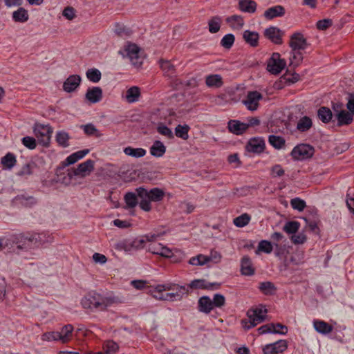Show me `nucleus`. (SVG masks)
Instances as JSON below:
<instances>
[{
    "mask_svg": "<svg viewBox=\"0 0 354 354\" xmlns=\"http://www.w3.org/2000/svg\"><path fill=\"white\" fill-rule=\"evenodd\" d=\"M136 191L138 196L140 198V201L139 203L140 207L145 212L151 210V201H160L165 196L164 191L158 187L147 190L142 187H140L137 188Z\"/></svg>",
    "mask_w": 354,
    "mask_h": 354,
    "instance_id": "obj_1",
    "label": "nucleus"
},
{
    "mask_svg": "<svg viewBox=\"0 0 354 354\" xmlns=\"http://www.w3.org/2000/svg\"><path fill=\"white\" fill-rule=\"evenodd\" d=\"M109 297H106L96 292H90L84 296L81 301L82 307L91 310H104L112 304Z\"/></svg>",
    "mask_w": 354,
    "mask_h": 354,
    "instance_id": "obj_2",
    "label": "nucleus"
},
{
    "mask_svg": "<svg viewBox=\"0 0 354 354\" xmlns=\"http://www.w3.org/2000/svg\"><path fill=\"white\" fill-rule=\"evenodd\" d=\"M267 313V309L263 306L249 309L247 312L248 319L241 321L242 326L245 330H249L256 326L266 320Z\"/></svg>",
    "mask_w": 354,
    "mask_h": 354,
    "instance_id": "obj_3",
    "label": "nucleus"
},
{
    "mask_svg": "<svg viewBox=\"0 0 354 354\" xmlns=\"http://www.w3.org/2000/svg\"><path fill=\"white\" fill-rule=\"evenodd\" d=\"M48 241L46 234L35 233L26 236H21L17 248L19 250H29L43 245Z\"/></svg>",
    "mask_w": 354,
    "mask_h": 354,
    "instance_id": "obj_4",
    "label": "nucleus"
},
{
    "mask_svg": "<svg viewBox=\"0 0 354 354\" xmlns=\"http://www.w3.org/2000/svg\"><path fill=\"white\" fill-rule=\"evenodd\" d=\"M120 53L123 57L129 58L131 64L136 67L140 66L143 62L144 58L140 53V48L135 44H128Z\"/></svg>",
    "mask_w": 354,
    "mask_h": 354,
    "instance_id": "obj_5",
    "label": "nucleus"
},
{
    "mask_svg": "<svg viewBox=\"0 0 354 354\" xmlns=\"http://www.w3.org/2000/svg\"><path fill=\"white\" fill-rule=\"evenodd\" d=\"M33 131L40 143L43 145L49 144L53 133L50 126L37 123L33 127Z\"/></svg>",
    "mask_w": 354,
    "mask_h": 354,
    "instance_id": "obj_6",
    "label": "nucleus"
},
{
    "mask_svg": "<svg viewBox=\"0 0 354 354\" xmlns=\"http://www.w3.org/2000/svg\"><path fill=\"white\" fill-rule=\"evenodd\" d=\"M314 148L308 144H300L294 147L291 156L295 160H304L314 154Z\"/></svg>",
    "mask_w": 354,
    "mask_h": 354,
    "instance_id": "obj_7",
    "label": "nucleus"
},
{
    "mask_svg": "<svg viewBox=\"0 0 354 354\" xmlns=\"http://www.w3.org/2000/svg\"><path fill=\"white\" fill-rule=\"evenodd\" d=\"M94 163L93 160L88 159L80 163L76 169H69L68 173L69 178H72L73 176H86L93 170Z\"/></svg>",
    "mask_w": 354,
    "mask_h": 354,
    "instance_id": "obj_8",
    "label": "nucleus"
},
{
    "mask_svg": "<svg viewBox=\"0 0 354 354\" xmlns=\"http://www.w3.org/2000/svg\"><path fill=\"white\" fill-rule=\"evenodd\" d=\"M263 95L258 91H248L245 100H243V104L251 111L258 109L259 101L262 100Z\"/></svg>",
    "mask_w": 354,
    "mask_h": 354,
    "instance_id": "obj_9",
    "label": "nucleus"
},
{
    "mask_svg": "<svg viewBox=\"0 0 354 354\" xmlns=\"http://www.w3.org/2000/svg\"><path fill=\"white\" fill-rule=\"evenodd\" d=\"M286 66V61L279 58V53H273L268 64V71L272 74H279Z\"/></svg>",
    "mask_w": 354,
    "mask_h": 354,
    "instance_id": "obj_10",
    "label": "nucleus"
},
{
    "mask_svg": "<svg viewBox=\"0 0 354 354\" xmlns=\"http://www.w3.org/2000/svg\"><path fill=\"white\" fill-rule=\"evenodd\" d=\"M287 348L288 343L286 340L281 339L264 346L263 352L264 354H278L285 351Z\"/></svg>",
    "mask_w": 354,
    "mask_h": 354,
    "instance_id": "obj_11",
    "label": "nucleus"
},
{
    "mask_svg": "<svg viewBox=\"0 0 354 354\" xmlns=\"http://www.w3.org/2000/svg\"><path fill=\"white\" fill-rule=\"evenodd\" d=\"M147 251L165 258H169L173 254L172 251L169 248L159 243H150L148 245Z\"/></svg>",
    "mask_w": 354,
    "mask_h": 354,
    "instance_id": "obj_12",
    "label": "nucleus"
},
{
    "mask_svg": "<svg viewBox=\"0 0 354 354\" xmlns=\"http://www.w3.org/2000/svg\"><path fill=\"white\" fill-rule=\"evenodd\" d=\"M245 149L248 152L260 153L265 149V141L261 137L250 138L245 146Z\"/></svg>",
    "mask_w": 354,
    "mask_h": 354,
    "instance_id": "obj_13",
    "label": "nucleus"
},
{
    "mask_svg": "<svg viewBox=\"0 0 354 354\" xmlns=\"http://www.w3.org/2000/svg\"><path fill=\"white\" fill-rule=\"evenodd\" d=\"M308 46L306 39L300 32H295L290 37V46L292 51L304 50Z\"/></svg>",
    "mask_w": 354,
    "mask_h": 354,
    "instance_id": "obj_14",
    "label": "nucleus"
},
{
    "mask_svg": "<svg viewBox=\"0 0 354 354\" xmlns=\"http://www.w3.org/2000/svg\"><path fill=\"white\" fill-rule=\"evenodd\" d=\"M340 106V105L337 104V107L333 106L335 116L337 120V125L339 127L343 126V125H348L351 124L353 121V113L346 110H340L338 111L337 108Z\"/></svg>",
    "mask_w": 354,
    "mask_h": 354,
    "instance_id": "obj_15",
    "label": "nucleus"
},
{
    "mask_svg": "<svg viewBox=\"0 0 354 354\" xmlns=\"http://www.w3.org/2000/svg\"><path fill=\"white\" fill-rule=\"evenodd\" d=\"M192 289L217 290L220 287L218 283H210L203 279H194L189 283Z\"/></svg>",
    "mask_w": 354,
    "mask_h": 354,
    "instance_id": "obj_16",
    "label": "nucleus"
},
{
    "mask_svg": "<svg viewBox=\"0 0 354 354\" xmlns=\"http://www.w3.org/2000/svg\"><path fill=\"white\" fill-rule=\"evenodd\" d=\"M264 35L274 44H280L282 43L283 32L277 27L271 26L266 28L264 31Z\"/></svg>",
    "mask_w": 354,
    "mask_h": 354,
    "instance_id": "obj_17",
    "label": "nucleus"
},
{
    "mask_svg": "<svg viewBox=\"0 0 354 354\" xmlns=\"http://www.w3.org/2000/svg\"><path fill=\"white\" fill-rule=\"evenodd\" d=\"M81 77L78 75H70L63 84V89L67 93L74 91L80 85Z\"/></svg>",
    "mask_w": 354,
    "mask_h": 354,
    "instance_id": "obj_18",
    "label": "nucleus"
},
{
    "mask_svg": "<svg viewBox=\"0 0 354 354\" xmlns=\"http://www.w3.org/2000/svg\"><path fill=\"white\" fill-rule=\"evenodd\" d=\"M86 99L92 104L99 102L102 98V90L100 87L93 86L88 88Z\"/></svg>",
    "mask_w": 354,
    "mask_h": 354,
    "instance_id": "obj_19",
    "label": "nucleus"
},
{
    "mask_svg": "<svg viewBox=\"0 0 354 354\" xmlns=\"http://www.w3.org/2000/svg\"><path fill=\"white\" fill-rule=\"evenodd\" d=\"M227 127L229 131L235 135H242L248 129L246 123L241 122L236 120H230Z\"/></svg>",
    "mask_w": 354,
    "mask_h": 354,
    "instance_id": "obj_20",
    "label": "nucleus"
},
{
    "mask_svg": "<svg viewBox=\"0 0 354 354\" xmlns=\"http://www.w3.org/2000/svg\"><path fill=\"white\" fill-rule=\"evenodd\" d=\"M205 84L209 88H221L223 85V77L218 74L208 75L205 77Z\"/></svg>",
    "mask_w": 354,
    "mask_h": 354,
    "instance_id": "obj_21",
    "label": "nucleus"
},
{
    "mask_svg": "<svg viewBox=\"0 0 354 354\" xmlns=\"http://www.w3.org/2000/svg\"><path fill=\"white\" fill-rule=\"evenodd\" d=\"M241 272L245 276H252L254 274V269L252 266L251 259L244 256L241 261Z\"/></svg>",
    "mask_w": 354,
    "mask_h": 354,
    "instance_id": "obj_22",
    "label": "nucleus"
},
{
    "mask_svg": "<svg viewBox=\"0 0 354 354\" xmlns=\"http://www.w3.org/2000/svg\"><path fill=\"white\" fill-rule=\"evenodd\" d=\"M89 153V149H83L73 153L68 156L66 160L62 162L64 166H68L77 162L79 160L83 158L86 155Z\"/></svg>",
    "mask_w": 354,
    "mask_h": 354,
    "instance_id": "obj_23",
    "label": "nucleus"
},
{
    "mask_svg": "<svg viewBox=\"0 0 354 354\" xmlns=\"http://www.w3.org/2000/svg\"><path fill=\"white\" fill-rule=\"evenodd\" d=\"M213 308L212 299L208 296H203L198 299V309L200 312L208 314Z\"/></svg>",
    "mask_w": 354,
    "mask_h": 354,
    "instance_id": "obj_24",
    "label": "nucleus"
},
{
    "mask_svg": "<svg viewBox=\"0 0 354 354\" xmlns=\"http://www.w3.org/2000/svg\"><path fill=\"white\" fill-rule=\"evenodd\" d=\"M175 286V284L170 283L158 285L152 292L153 296L157 299L165 300V294L163 292L166 290H174Z\"/></svg>",
    "mask_w": 354,
    "mask_h": 354,
    "instance_id": "obj_25",
    "label": "nucleus"
},
{
    "mask_svg": "<svg viewBox=\"0 0 354 354\" xmlns=\"http://www.w3.org/2000/svg\"><path fill=\"white\" fill-rule=\"evenodd\" d=\"M285 14V9L281 6H275L267 9L263 14V16L267 19H272L275 17H282Z\"/></svg>",
    "mask_w": 354,
    "mask_h": 354,
    "instance_id": "obj_26",
    "label": "nucleus"
},
{
    "mask_svg": "<svg viewBox=\"0 0 354 354\" xmlns=\"http://www.w3.org/2000/svg\"><path fill=\"white\" fill-rule=\"evenodd\" d=\"M14 200L16 203L25 207H32L37 203V199L34 196L26 194L17 195Z\"/></svg>",
    "mask_w": 354,
    "mask_h": 354,
    "instance_id": "obj_27",
    "label": "nucleus"
},
{
    "mask_svg": "<svg viewBox=\"0 0 354 354\" xmlns=\"http://www.w3.org/2000/svg\"><path fill=\"white\" fill-rule=\"evenodd\" d=\"M243 38L252 47H256L259 44V35L256 31L245 30L243 33Z\"/></svg>",
    "mask_w": 354,
    "mask_h": 354,
    "instance_id": "obj_28",
    "label": "nucleus"
},
{
    "mask_svg": "<svg viewBox=\"0 0 354 354\" xmlns=\"http://www.w3.org/2000/svg\"><path fill=\"white\" fill-rule=\"evenodd\" d=\"M315 330L322 335H327L333 330V326L324 321L315 319L313 321Z\"/></svg>",
    "mask_w": 354,
    "mask_h": 354,
    "instance_id": "obj_29",
    "label": "nucleus"
},
{
    "mask_svg": "<svg viewBox=\"0 0 354 354\" xmlns=\"http://www.w3.org/2000/svg\"><path fill=\"white\" fill-rule=\"evenodd\" d=\"M176 290L175 292L165 293V301H179L182 299L183 295L186 292V288L185 286H176L174 290Z\"/></svg>",
    "mask_w": 354,
    "mask_h": 354,
    "instance_id": "obj_30",
    "label": "nucleus"
},
{
    "mask_svg": "<svg viewBox=\"0 0 354 354\" xmlns=\"http://www.w3.org/2000/svg\"><path fill=\"white\" fill-rule=\"evenodd\" d=\"M166 152V147L160 140H156L150 147V153L151 156L160 158L164 156Z\"/></svg>",
    "mask_w": 354,
    "mask_h": 354,
    "instance_id": "obj_31",
    "label": "nucleus"
},
{
    "mask_svg": "<svg viewBox=\"0 0 354 354\" xmlns=\"http://www.w3.org/2000/svg\"><path fill=\"white\" fill-rule=\"evenodd\" d=\"M239 8L243 12L254 13L257 9V3L252 0H239Z\"/></svg>",
    "mask_w": 354,
    "mask_h": 354,
    "instance_id": "obj_32",
    "label": "nucleus"
},
{
    "mask_svg": "<svg viewBox=\"0 0 354 354\" xmlns=\"http://www.w3.org/2000/svg\"><path fill=\"white\" fill-rule=\"evenodd\" d=\"M317 117L323 123L327 124L332 120L333 113L329 108L321 106L317 110Z\"/></svg>",
    "mask_w": 354,
    "mask_h": 354,
    "instance_id": "obj_33",
    "label": "nucleus"
},
{
    "mask_svg": "<svg viewBox=\"0 0 354 354\" xmlns=\"http://www.w3.org/2000/svg\"><path fill=\"white\" fill-rule=\"evenodd\" d=\"M226 22L234 30H240L244 25L243 19L239 15H232L227 17Z\"/></svg>",
    "mask_w": 354,
    "mask_h": 354,
    "instance_id": "obj_34",
    "label": "nucleus"
},
{
    "mask_svg": "<svg viewBox=\"0 0 354 354\" xmlns=\"http://www.w3.org/2000/svg\"><path fill=\"white\" fill-rule=\"evenodd\" d=\"M140 94L139 88L137 86H132L127 91L125 99L129 103H133L138 101Z\"/></svg>",
    "mask_w": 354,
    "mask_h": 354,
    "instance_id": "obj_35",
    "label": "nucleus"
},
{
    "mask_svg": "<svg viewBox=\"0 0 354 354\" xmlns=\"http://www.w3.org/2000/svg\"><path fill=\"white\" fill-rule=\"evenodd\" d=\"M16 162V157L12 153H8L1 159V163L7 169H11L15 165Z\"/></svg>",
    "mask_w": 354,
    "mask_h": 354,
    "instance_id": "obj_36",
    "label": "nucleus"
},
{
    "mask_svg": "<svg viewBox=\"0 0 354 354\" xmlns=\"http://www.w3.org/2000/svg\"><path fill=\"white\" fill-rule=\"evenodd\" d=\"M12 19L16 22L24 23L28 19V14L24 8H19L12 13Z\"/></svg>",
    "mask_w": 354,
    "mask_h": 354,
    "instance_id": "obj_37",
    "label": "nucleus"
},
{
    "mask_svg": "<svg viewBox=\"0 0 354 354\" xmlns=\"http://www.w3.org/2000/svg\"><path fill=\"white\" fill-rule=\"evenodd\" d=\"M124 153L133 158H141L146 154V150L142 148H133L127 147L124 149Z\"/></svg>",
    "mask_w": 354,
    "mask_h": 354,
    "instance_id": "obj_38",
    "label": "nucleus"
},
{
    "mask_svg": "<svg viewBox=\"0 0 354 354\" xmlns=\"http://www.w3.org/2000/svg\"><path fill=\"white\" fill-rule=\"evenodd\" d=\"M312 125V120L308 116H304L298 121L297 129L301 132H305L309 130Z\"/></svg>",
    "mask_w": 354,
    "mask_h": 354,
    "instance_id": "obj_39",
    "label": "nucleus"
},
{
    "mask_svg": "<svg viewBox=\"0 0 354 354\" xmlns=\"http://www.w3.org/2000/svg\"><path fill=\"white\" fill-rule=\"evenodd\" d=\"M259 290L266 295H274L277 288L273 283L270 281H264L259 283Z\"/></svg>",
    "mask_w": 354,
    "mask_h": 354,
    "instance_id": "obj_40",
    "label": "nucleus"
},
{
    "mask_svg": "<svg viewBox=\"0 0 354 354\" xmlns=\"http://www.w3.org/2000/svg\"><path fill=\"white\" fill-rule=\"evenodd\" d=\"M73 330V326L71 324L66 325L62 328L59 333L61 336V342L62 343L68 342L71 339Z\"/></svg>",
    "mask_w": 354,
    "mask_h": 354,
    "instance_id": "obj_41",
    "label": "nucleus"
},
{
    "mask_svg": "<svg viewBox=\"0 0 354 354\" xmlns=\"http://www.w3.org/2000/svg\"><path fill=\"white\" fill-rule=\"evenodd\" d=\"M190 127L187 124H178L175 128V135L183 140H187Z\"/></svg>",
    "mask_w": 354,
    "mask_h": 354,
    "instance_id": "obj_42",
    "label": "nucleus"
},
{
    "mask_svg": "<svg viewBox=\"0 0 354 354\" xmlns=\"http://www.w3.org/2000/svg\"><path fill=\"white\" fill-rule=\"evenodd\" d=\"M268 141L274 148L277 149H281L285 146V140L281 136L270 135Z\"/></svg>",
    "mask_w": 354,
    "mask_h": 354,
    "instance_id": "obj_43",
    "label": "nucleus"
},
{
    "mask_svg": "<svg viewBox=\"0 0 354 354\" xmlns=\"http://www.w3.org/2000/svg\"><path fill=\"white\" fill-rule=\"evenodd\" d=\"M86 75L88 80L93 83L100 82L102 77L101 72L95 68L88 69Z\"/></svg>",
    "mask_w": 354,
    "mask_h": 354,
    "instance_id": "obj_44",
    "label": "nucleus"
},
{
    "mask_svg": "<svg viewBox=\"0 0 354 354\" xmlns=\"http://www.w3.org/2000/svg\"><path fill=\"white\" fill-rule=\"evenodd\" d=\"M188 263L192 266H204L207 263V256L204 254H198L189 259Z\"/></svg>",
    "mask_w": 354,
    "mask_h": 354,
    "instance_id": "obj_45",
    "label": "nucleus"
},
{
    "mask_svg": "<svg viewBox=\"0 0 354 354\" xmlns=\"http://www.w3.org/2000/svg\"><path fill=\"white\" fill-rule=\"evenodd\" d=\"M300 227V223L297 221H288L283 227V230L288 234H295Z\"/></svg>",
    "mask_w": 354,
    "mask_h": 354,
    "instance_id": "obj_46",
    "label": "nucleus"
},
{
    "mask_svg": "<svg viewBox=\"0 0 354 354\" xmlns=\"http://www.w3.org/2000/svg\"><path fill=\"white\" fill-rule=\"evenodd\" d=\"M137 193L127 192L124 196V201L128 208H133L138 205Z\"/></svg>",
    "mask_w": 354,
    "mask_h": 354,
    "instance_id": "obj_47",
    "label": "nucleus"
},
{
    "mask_svg": "<svg viewBox=\"0 0 354 354\" xmlns=\"http://www.w3.org/2000/svg\"><path fill=\"white\" fill-rule=\"evenodd\" d=\"M81 128L83 129L84 132L88 136H95L97 138H100L102 136V133H100L98 129H97L93 124L90 123L82 125Z\"/></svg>",
    "mask_w": 354,
    "mask_h": 354,
    "instance_id": "obj_48",
    "label": "nucleus"
},
{
    "mask_svg": "<svg viewBox=\"0 0 354 354\" xmlns=\"http://www.w3.org/2000/svg\"><path fill=\"white\" fill-rule=\"evenodd\" d=\"M132 241H127L124 240L122 241L118 242L115 245V249L120 251H124L127 252H131L134 251V249L133 248Z\"/></svg>",
    "mask_w": 354,
    "mask_h": 354,
    "instance_id": "obj_49",
    "label": "nucleus"
},
{
    "mask_svg": "<svg viewBox=\"0 0 354 354\" xmlns=\"http://www.w3.org/2000/svg\"><path fill=\"white\" fill-rule=\"evenodd\" d=\"M221 19L218 17H214L212 18L208 23L209 30L212 33H216L218 32L221 28Z\"/></svg>",
    "mask_w": 354,
    "mask_h": 354,
    "instance_id": "obj_50",
    "label": "nucleus"
},
{
    "mask_svg": "<svg viewBox=\"0 0 354 354\" xmlns=\"http://www.w3.org/2000/svg\"><path fill=\"white\" fill-rule=\"evenodd\" d=\"M69 140V135L68 133L65 131H58L56 134V140L58 142L59 145H61L63 147H68V141Z\"/></svg>",
    "mask_w": 354,
    "mask_h": 354,
    "instance_id": "obj_51",
    "label": "nucleus"
},
{
    "mask_svg": "<svg viewBox=\"0 0 354 354\" xmlns=\"http://www.w3.org/2000/svg\"><path fill=\"white\" fill-rule=\"evenodd\" d=\"M160 66L167 75L170 76L174 73V66L169 61L161 60Z\"/></svg>",
    "mask_w": 354,
    "mask_h": 354,
    "instance_id": "obj_52",
    "label": "nucleus"
},
{
    "mask_svg": "<svg viewBox=\"0 0 354 354\" xmlns=\"http://www.w3.org/2000/svg\"><path fill=\"white\" fill-rule=\"evenodd\" d=\"M250 221V217L247 214H243L234 219V224L239 227H243L248 225Z\"/></svg>",
    "mask_w": 354,
    "mask_h": 354,
    "instance_id": "obj_53",
    "label": "nucleus"
},
{
    "mask_svg": "<svg viewBox=\"0 0 354 354\" xmlns=\"http://www.w3.org/2000/svg\"><path fill=\"white\" fill-rule=\"evenodd\" d=\"M273 250V244L270 241L262 240L259 243L258 251L270 254Z\"/></svg>",
    "mask_w": 354,
    "mask_h": 354,
    "instance_id": "obj_54",
    "label": "nucleus"
},
{
    "mask_svg": "<svg viewBox=\"0 0 354 354\" xmlns=\"http://www.w3.org/2000/svg\"><path fill=\"white\" fill-rule=\"evenodd\" d=\"M234 36L232 34L225 35L221 41V45L225 48H230L234 42Z\"/></svg>",
    "mask_w": 354,
    "mask_h": 354,
    "instance_id": "obj_55",
    "label": "nucleus"
},
{
    "mask_svg": "<svg viewBox=\"0 0 354 354\" xmlns=\"http://www.w3.org/2000/svg\"><path fill=\"white\" fill-rule=\"evenodd\" d=\"M44 341H60L61 336L58 331L47 332L42 335L41 337Z\"/></svg>",
    "mask_w": 354,
    "mask_h": 354,
    "instance_id": "obj_56",
    "label": "nucleus"
},
{
    "mask_svg": "<svg viewBox=\"0 0 354 354\" xmlns=\"http://www.w3.org/2000/svg\"><path fill=\"white\" fill-rule=\"evenodd\" d=\"M165 234V231H161V232L154 231V232H149V233L145 234L144 236V238L145 239L146 241H147V242L154 243V241L157 239L160 238V236H162Z\"/></svg>",
    "mask_w": 354,
    "mask_h": 354,
    "instance_id": "obj_57",
    "label": "nucleus"
},
{
    "mask_svg": "<svg viewBox=\"0 0 354 354\" xmlns=\"http://www.w3.org/2000/svg\"><path fill=\"white\" fill-rule=\"evenodd\" d=\"M290 205L294 209L303 211L306 207V202L299 198H292L290 201Z\"/></svg>",
    "mask_w": 354,
    "mask_h": 354,
    "instance_id": "obj_58",
    "label": "nucleus"
},
{
    "mask_svg": "<svg viewBox=\"0 0 354 354\" xmlns=\"http://www.w3.org/2000/svg\"><path fill=\"white\" fill-rule=\"evenodd\" d=\"M118 344L113 341H107L104 344V350L106 354L114 353L118 349Z\"/></svg>",
    "mask_w": 354,
    "mask_h": 354,
    "instance_id": "obj_59",
    "label": "nucleus"
},
{
    "mask_svg": "<svg viewBox=\"0 0 354 354\" xmlns=\"http://www.w3.org/2000/svg\"><path fill=\"white\" fill-rule=\"evenodd\" d=\"M157 131L162 135V136H165L166 137H167L168 138H174V134L171 131V130L167 127L166 125H165L164 124H158V127H157Z\"/></svg>",
    "mask_w": 354,
    "mask_h": 354,
    "instance_id": "obj_60",
    "label": "nucleus"
},
{
    "mask_svg": "<svg viewBox=\"0 0 354 354\" xmlns=\"http://www.w3.org/2000/svg\"><path fill=\"white\" fill-rule=\"evenodd\" d=\"M212 301L214 308H221L224 306L225 303V298L221 294H215Z\"/></svg>",
    "mask_w": 354,
    "mask_h": 354,
    "instance_id": "obj_61",
    "label": "nucleus"
},
{
    "mask_svg": "<svg viewBox=\"0 0 354 354\" xmlns=\"http://www.w3.org/2000/svg\"><path fill=\"white\" fill-rule=\"evenodd\" d=\"M21 142L22 144L29 149H34L37 147L35 139L30 136L24 137Z\"/></svg>",
    "mask_w": 354,
    "mask_h": 354,
    "instance_id": "obj_62",
    "label": "nucleus"
},
{
    "mask_svg": "<svg viewBox=\"0 0 354 354\" xmlns=\"http://www.w3.org/2000/svg\"><path fill=\"white\" fill-rule=\"evenodd\" d=\"M260 334L277 333L278 330L274 329V324H268L261 326L258 328Z\"/></svg>",
    "mask_w": 354,
    "mask_h": 354,
    "instance_id": "obj_63",
    "label": "nucleus"
},
{
    "mask_svg": "<svg viewBox=\"0 0 354 354\" xmlns=\"http://www.w3.org/2000/svg\"><path fill=\"white\" fill-rule=\"evenodd\" d=\"M351 195H354V193L351 191V189H349L348 190L346 203L350 212L354 214V198L350 196Z\"/></svg>",
    "mask_w": 354,
    "mask_h": 354,
    "instance_id": "obj_64",
    "label": "nucleus"
}]
</instances>
